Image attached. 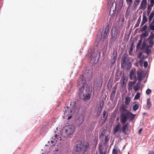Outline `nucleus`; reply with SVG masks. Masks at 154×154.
I'll use <instances>...</instances> for the list:
<instances>
[{
	"label": "nucleus",
	"instance_id": "f257e3e1",
	"mask_svg": "<svg viewBox=\"0 0 154 154\" xmlns=\"http://www.w3.org/2000/svg\"><path fill=\"white\" fill-rule=\"evenodd\" d=\"M120 122L122 123H125L128 119L132 120L135 118L136 115L133 114L124 107L121 108Z\"/></svg>",
	"mask_w": 154,
	"mask_h": 154
},
{
	"label": "nucleus",
	"instance_id": "f03ea898",
	"mask_svg": "<svg viewBox=\"0 0 154 154\" xmlns=\"http://www.w3.org/2000/svg\"><path fill=\"white\" fill-rule=\"evenodd\" d=\"M89 147V144L87 142L82 143L81 141H79L77 142L75 148L76 151L82 152L84 153L88 150Z\"/></svg>",
	"mask_w": 154,
	"mask_h": 154
},
{
	"label": "nucleus",
	"instance_id": "7ed1b4c3",
	"mask_svg": "<svg viewBox=\"0 0 154 154\" xmlns=\"http://www.w3.org/2000/svg\"><path fill=\"white\" fill-rule=\"evenodd\" d=\"M65 130L63 131L62 134V136L64 138L68 137L70 135L73 134L75 130V128L72 125H69L64 127Z\"/></svg>",
	"mask_w": 154,
	"mask_h": 154
},
{
	"label": "nucleus",
	"instance_id": "20e7f679",
	"mask_svg": "<svg viewBox=\"0 0 154 154\" xmlns=\"http://www.w3.org/2000/svg\"><path fill=\"white\" fill-rule=\"evenodd\" d=\"M119 34L117 27L116 26H113L111 31L110 38H109V41L111 42L114 43Z\"/></svg>",
	"mask_w": 154,
	"mask_h": 154
},
{
	"label": "nucleus",
	"instance_id": "39448f33",
	"mask_svg": "<svg viewBox=\"0 0 154 154\" xmlns=\"http://www.w3.org/2000/svg\"><path fill=\"white\" fill-rule=\"evenodd\" d=\"M100 55L99 52L97 51L94 49H90L89 50L88 56L91 57V60L96 61L97 59V62L99 60Z\"/></svg>",
	"mask_w": 154,
	"mask_h": 154
},
{
	"label": "nucleus",
	"instance_id": "423d86ee",
	"mask_svg": "<svg viewBox=\"0 0 154 154\" xmlns=\"http://www.w3.org/2000/svg\"><path fill=\"white\" fill-rule=\"evenodd\" d=\"M84 89L86 91V92L88 93L87 94L85 98H84V100H87L89 99L90 98V96L92 92V88L91 87H89L88 86H87L85 88V89Z\"/></svg>",
	"mask_w": 154,
	"mask_h": 154
},
{
	"label": "nucleus",
	"instance_id": "0eeeda50",
	"mask_svg": "<svg viewBox=\"0 0 154 154\" xmlns=\"http://www.w3.org/2000/svg\"><path fill=\"white\" fill-rule=\"evenodd\" d=\"M86 78L84 76L81 75L79 79V84L81 86L82 88H83L84 89L85 87H86L87 85L85 84Z\"/></svg>",
	"mask_w": 154,
	"mask_h": 154
},
{
	"label": "nucleus",
	"instance_id": "6e6552de",
	"mask_svg": "<svg viewBox=\"0 0 154 154\" xmlns=\"http://www.w3.org/2000/svg\"><path fill=\"white\" fill-rule=\"evenodd\" d=\"M108 33L106 31H105L104 32L103 35V36L102 35V32H99V33L97 35L96 38H97L98 40L99 41L102 38L103 39H105L107 35V34Z\"/></svg>",
	"mask_w": 154,
	"mask_h": 154
},
{
	"label": "nucleus",
	"instance_id": "1a4fd4ad",
	"mask_svg": "<svg viewBox=\"0 0 154 154\" xmlns=\"http://www.w3.org/2000/svg\"><path fill=\"white\" fill-rule=\"evenodd\" d=\"M85 77L86 79H90L92 76V71L89 69L86 70L85 72Z\"/></svg>",
	"mask_w": 154,
	"mask_h": 154
},
{
	"label": "nucleus",
	"instance_id": "9d476101",
	"mask_svg": "<svg viewBox=\"0 0 154 154\" xmlns=\"http://www.w3.org/2000/svg\"><path fill=\"white\" fill-rule=\"evenodd\" d=\"M136 70L135 69H132L130 72V78L131 79H136Z\"/></svg>",
	"mask_w": 154,
	"mask_h": 154
},
{
	"label": "nucleus",
	"instance_id": "9b49d317",
	"mask_svg": "<svg viewBox=\"0 0 154 154\" xmlns=\"http://www.w3.org/2000/svg\"><path fill=\"white\" fill-rule=\"evenodd\" d=\"M146 0H142L140 4V9L144 10L146 8Z\"/></svg>",
	"mask_w": 154,
	"mask_h": 154
},
{
	"label": "nucleus",
	"instance_id": "f8f14e48",
	"mask_svg": "<svg viewBox=\"0 0 154 154\" xmlns=\"http://www.w3.org/2000/svg\"><path fill=\"white\" fill-rule=\"evenodd\" d=\"M128 124L127 123L123 126L122 132L125 135L127 134L128 130Z\"/></svg>",
	"mask_w": 154,
	"mask_h": 154
},
{
	"label": "nucleus",
	"instance_id": "ddd939ff",
	"mask_svg": "<svg viewBox=\"0 0 154 154\" xmlns=\"http://www.w3.org/2000/svg\"><path fill=\"white\" fill-rule=\"evenodd\" d=\"M125 80V78L124 77H123L121 79V85L122 88L125 87L126 85Z\"/></svg>",
	"mask_w": 154,
	"mask_h": 154
},
{
	"label": "nucleus",
	"instance_id": "4468645a",
	"mask_svg": "<svg viewBox=\"0 0 154 154\" xmlns=\"http://www.w3.org/2000/svg\"><path fill=\"white\" fill-rule=\"evenodd\" d=\"M130 48L129 51V54L130 55L132 54V52L133 51V48H134V41H132L130 44Z\"/></svg>",
	"mask_w": 154,
	"mask_h": 154
},
{
	"label": "nucleus",
	"instance_id": "2eb2a0df",
	"mask_svg": "<svg viewBox=\"0 0 154 154\" xmlns=\"http://www.w3.org/2000/svg\"><path fill=\"white\" fill-rule=\"evenodd\" d=\"M120 126V124H118L114 128L113 131L114 134H116L119 130Z\"/></svg>",
	"mask_w": 154,
	"mask_h": 154
},
{
	"label": "nucleus",
	"instance_id": "dca6fc26",
	"mask_svg": "<svg viewBox=\"0 0 154 154\" xmlns=\"http://www.w3.org/2000/svg\"><path fill=\"white\" fill-rule=\"evenodd\" d=\"M152 105L151 103L150 99L149 98L147 99V103L146 108L147 109H149L151 106Z\"/></svg>",
	"mask_w": 154,
	"mask_h": 154
},
{
	"label": "nucleus",
	"instance_id": "f3484780",
	"mask_svg": "<svg viewBox=\"0 0 154 154\" xmlns=\"http://www.w3.org/2000/svg\"><path fill=\"white\" fill-rule=\"evenodd\" d=\"M152 48L151 46L150 47L148 45L145 49V52L146 54H149V53L151 52V50Z\"/></svg>",
	"mask_w": 154,
	"mask_h": 154
},
{
	"label": "nucleus",
	"instance_id": "a211bd4d",
	"mask_svg": "<svg viewBox=\"0 0 154 154\" xmlns=\"http://www.w3.org/2000/svg\"><path fill=\"white\" fill-rule=\"evenodd\" d=\"M84 118L82 116H80L78 119V123L80 125L84 122Z\"/></svg>",
	"mask_w": 154,
	"mask_h": 154
},
{
	"label": "nucleus",
	"instance_id": "6ab92c4d",
	"mask_svg": "<svg viewBox=\"0 0 154 154\" xmlns=\"http://www.w3.org/2000/svg\"><path fill=\"white\" fill-rule=\"evenodd\" d=\"M140 83H137L136 85L134 87V89L135 91L139 90L140 89Z\"/></svg>",
	"mask_w": 154,
	"mask_h": 154
},
{
	"label": "nucleus",
	"instance_id": "aec40b11",
	"mask_svg": "<svg viewBox=\"0 0 154 154\" xmlns=\"http://www.w3.org/2000/svg\"><path fill=\"white\" fill-rule=\"evenodd\" d=\"M142 72H140L138 73V79L139 81H140L143 78V76L142 75Z\"/></svg>",
	"mask_w": 154,
	"mask_h": 154
},
{
	"label": "nucleus",
	"instance_id": "412c9836",
	"mask_svg": "<svg viewBox=\"0 0 154 154\" xmlns=\"http://www.w3.org/2000/svg\"><path fill=\"white\" fill-rule=\"evenodd\" d=\"M154 16V10L152 11L149 17V20L150 22Z\"/></svg>",
	"mask_w": 154,
	"mask_h": 154
},
{
	"label": "nucleus",
	"instance_id": "4be33fe9",
	"mask_svg": "<svg viewBox=\"0 0 154 154\" xmlns=\"http://www.w3.org/2000/svg\"><path fill=\"white\" fill-rule=\"evenodd\" d=\"M140 2V0H135L134 2L133 6L134 8L136 7L138 5Z\"/></svg>",
	"mask_w": 154,
	"mask_h": 154
},
{
	"label": "nucleus",
	"instance_id": "5701e85b",
	"mask_svg": "<svg viewBox=\"0 0 154 154\" xmlns=\"http://www.w3.org/2000/svg\"><path fill=\"white\" fill-rule=\"evenodd\" d=\"M131 101V98L129 97H127L125 99V103L126 104H128Z\"/></svg>",
	"mask_w": 154,
	"mask_h": 154
},
{
	"label": "nucleus",
	"instance_id": "b1692460",
	"mask_svg": "<svg viewBox=\"0 0 154 154\" xmlns=\"http://www.w3.org/2000/svg\"><path fill=\"white\" fill-rule=\"evenodd\" d=\"M148 33L147 32H145L143 33L141 35V38L142 39V38L144 37H147L148 35Z\"/></svg>",
	"mask_w": 154,
	"mask_h": 154
},
{
	"label": "nucleus",
	"instance_id": "393cba45",
	"mask_svg": "<svg viewBox=\"0 0 154 154\" xmlns=\"http://www.w3.org/2000/svg\"><path fill=\"white\" fill-rule=\"evenodd\" d=\"M152 7H151V6H150L149 5H148L147 8V15L148 16L152 10Z\"/></svg>",
	"mask_w": 154,
	"mask_h": 154
},
{
	"label": "nucleus",
	"instance_id": "a878e982",
	"mask_svg": "<svg viewBox=\"0 0 154 154\" xmlns=\"http://www.w3.org/2000/svg\"><path fill=\"white\" fill-rule=\"evenodd\" d=\"M142 39L141 38L140 39L139 41V42L137 44V49H139L140 48V45H141L142 42Z\"/></svg>",
	"mask_w": 154,
	"mask_h": 154
},
{
	"label": "nucleus",
	"instance_id": "bb28decb",
	"mask_svg": "<svg viewBox=\"0 0 154 154\" xmlns=\"http://www.w3.org/2000/svg\"><path fill=\"white\" fill-rule=\"evenodd\" d=\"M142 20L145 23H146L148 20V18L144 14V13H143V18L142 19Z\"/></svg>",
	"mask_w": 154,
	"mask_h": 154
},
{
	"label": "nucleus",
	"instance_id": "cd10ccee",
	"mask_svg": "<svg viewBox=\"0 0 154 154\" xmlns=\"http://www.w3.org/2000/svg\"><path fill=\"white\" fill-rule=\"evenodd\" d=\"M140 93L139 92H137L134 97V100H138L140 97Z\"/></svg>",
	"mask_w": 154,
	"mask_h": 154
},
{
	"label": "nucleus",
	"instance_id": "c85d7f7f",
	"mask_svg": "<svg viewBox=\"0 0 154 154\" xmlns=\"http://www.w3.org/2000/svg\"><path fill=\"white\" fill-rule=\"evenodd\" d=\"M150 29L152 30H154V22H152L149 26Z\"/></svg>",
	"mask_w": 154,
	"mask_h": 154
},
{
	"label": "nucleus",
	"instance_id": "c756f323",
	"mask_svg": "<svg viewBox=\"0 0 154 154\" xmlns=\"http://www.w3.org/2000/svg\"><path fill=\"white\" fill-rule=\"evenodd\" d=\"M109 137L108 135L105 136V142L106 143L109 141Z\"/></svg>",
	"mask_w": 154,
	"mask_h": 154
},
{
	"label": "nucleus",
	"instance_id": "7c9ffc66",
	"mask_svg": "<svg viewBox=\"0 0 154 154\" xmlns=\"http://www.w3.org/2000/svg\"><path fill=\"white\" fill-rule=\"evenodd\" d=\"M136 81H134L133 82H129L128 84V86H130L132 87L135 84Z\"/></svg>",
	"mask_w": 154,
	"mask_h": 154
},
{
	"label": "nucleus",
	"instance_id": "2f4dec72",
	"mask_svg": "<svg viewBox=\"0 0 154 154\" xmlns=\"http://www.w3.org/2000/svg\"><path fill=\"white\" fill-rule=\"evenodd\" d=\"M139 106L137 104H135L133 107V109L134 111L137 110L139 108Z\"/></svg>",
	"mask_w": 154,
	"mask_h": 154
},
{
	"label": "nucleus",
	"instance_id": "473e14b6",
	"mask_svg": "<svg viewBox=\"0 0 154 154\" xmlns=\"http://www.w3.org/2000/svg\"><path fill=\"white\" fill-rule=\"evenodd\" d=\"M149 45H148L150 47L151 46V48H152L153 47V45L154 44V43L152 40H150L149 41Z\"/></svg>",
	"mask_w": 154,
	"mask_h": 154
},
{
	"label": "nucleus",
	"instance_id": "72a5a7b5",
	"mask_svg": "<svg viewBox=\"0 0 154 154\" xmlns=\"http://www.w3.org/2000/svg\"><path fill=\"white\" fill-rule=\"evenodd\" d=\"M147 26L148 24L147 23L145 25H144L142 29V31H145L147 27Z\"/></svg>",
	"mask_w": 154,
	"mask_h": 154
},
{
	"label": "nucleus",
	"instance_id": "f704fd0d",
	"mask_svg": "<svg viewBox=\"0 0 154 154\" xmlns=\"http://www.w3.org/2000/svg\"><path fill=\"white\" fill-rule=\"evenodd\" d=\"M109 25H108L107 26H106L105 28V31H106L108 33H109Z\"/></svg>",
	"mask_w": 154,
	"mask_h": 154
},
{
	"label": "nucleus",
	"instance_id": "c9c22d12",
	"mask_svg": "<svg viewBox=\"0 0 154 154\" xmlns=\"http://www.w3.org/2000/svg\"><path fill=\"white\" fill-rule=\"evenodd\" d=\"M154 37V33H152L149 36V38L150 39V40H152Z\"/></svg>",
	"mask_w": 154,
	"mask_h": 154
},
{
	"label": "nucleus",
	"instance_id": "e433bc0d",
	"mask_svg": "<svg viewBox=\"0 0 154 154\" xmlns=\"http://www.w3.org/2000/svg\"><path fill=\"white\" fill-rule=\"evenodd\" d=\"M154 4V0H150V5H149L151 7H153Z\"/></svg>",
	"mask_w": 154,
	"mask_h": 154
},
{
	"label": "nucleus",
	"instance_id": "4c0bfd02",
	"mask_svg": "<svg viewBox=\"0 0 154 154\" xmlns=\"http://www.w3.org/2000/svg\"><path fill=\"white\" fill-rule=\"evenodd\" d=\"M151 90L148 88L146 91V93L147 95H149L151 93Z\"/></svg>",
	"mask_w": 154,
	"mask_h": 154
},
{
	"label": "nucleus",
	"instance_id": "58836bf2",
	"mask_svg": "<svg viewBox=\"0 0 154 154\" xmlns=\"http://www.w3.org/2000/svg\"><path fill=\"white\" fill-rule=\"evenodd\" d=\"M118 151L115 149L114 148L112 150V154H117Z\"/></svg>",
	"mask_w": 154,
	"mask_h": 154
},
{
	"label": "nucleus",
	"instance_id": "ea45409f",
	"mask_svg": "<svg viewBox=\"0 0 154 154\" xmlns=\"http://www.w3.org/2000/svg\"><path fill=\"white\" fill-rule=\"evenodd\" d=\"M126 2L127 4L130 6L132 3V0H126Z\"/></svg>",
	"mask_w": 154,
	"mask_h": 154
},
{
	"label": "nucleus",
	"instance_id": "a19ab883",
	"mask_svg": "<svg viewBox=\"0 0 154 154\" xmlns=\"http://www.w3.org/2000/svg\"><path fill=\"white\" fill-rule=\"evenodd\" d=\"M106 112L105 110H104L103 113V118L106 119V118L105 117L106 115Z\"/></svg>",
	"mask_w": 154,
	"mask_h": 154
},
{
	"label": "nucleus",
	"instance_id": "79ce46f5",
	"mask_svg": "<svg viewBox=\"0 0 154 154\" xmlns=\"http://www.w3.org/2000/svg\"><path fill=\"white\" fill-rule=\"evenodd\" d=\"M113 57L112 58L116 60L117 58V54H115L114 52L113 53Z\"/></svg>",
	"mask_w": 154,
	"mask_h": 154
},
{
	"label": "nucleus",
	"instance_id": "37998d69",
	"mask_svg": "<svg viewBox=\"0 0 154 154\" xmlns=\"http://www.w3.org/2000/svg\"><path fill=\"white\" fill-rule=\"evenodd\" d=\"M123 5V0H120L119 2V5L120 6L122 7Z\"/></svg>",
	"mask_w": 154,
	"mask_h": 154
},
{
	"label": "nucleus",
	"instance_id": "c03bdc74",
	"mask_svg": "<svg viewBox=\"0 0 154 154\" xmlns=\"http://www.w3.org/2000/svg\"><path fill=\"white\" fill-rule=\"evenodd\" d=\"M148 65V63L147 61H144L143 63V66L144 67L146 68Z\"/></svg>",
	"mask_w": 154,
	"mask_h": 154
},
{
	"label": "nucleus",
	"instance_id": "a18cd8bd",
	"mask_svg": "<svg viewBox=\"0 0 154 154\" xmlns=\"http://www.w3.org/2000/svg\"><path fill=\"white\" fill-rule=\"evenodd\" d=\"M99 151L100 153L102 152H103V148L101 146H100L99 147Z\"/></svg>",
	"mask_w": 154,
	"mask_h": 154
},
{
	"label": "nucleus",
	"instance_id": "49530a36",
	"mask_svg": "<svg viewBox=\"0 0 154 154\" xmlns=\"http://www.w3.org/2000/svg\"><path fill=\"white\" fill-rule=\"evenodd\" d=\"M128 91H132V87L128 86Z\"/></svg>",
	"mask_w": 154,
	"mask_h": 154
},
{
	"label": "nucleus",
	"instance_id": "de8ad7c7",
	"mask_svg": "<svg viewBox=\"0 0 154 154\" xmlns=\"http://www.w3.org/2000/svg\"><path fill=\"white\" fill-rule=\"evenodd\" d=\"M66 109H65V110H63V112H64V114H65V112H66L67 110V109H68L69 108V107L68 106H66V107H65V109H66Z\"/></svg>",
	"mask_w": 154,
	"mask_h": 154
},
{
	"label": "nucleus",
	"instance_id": "09e8293b",
	"mask_svg": "<svg viewBox=\"0 0 154 154\" xmlns=\"http://www.w3.org/2000/svg\"><path fill=\"white\" fill-rule=\"evenodd\" d=\"M116 59H114L113 58H112V60H111V61H112V64H113V63H114L115 61H116Z\"/></svg>",
	"mask_w": 154,
	"mask_h": 154
},
{
	"label": "nucleus",
	"instance_id": "8fccbe9b",
	"mask_svg": "<svg viewBox=\"0 0 154 154\" xmlns=\"http://www.w3.org/2000/svg\"><path fill=\"white\" fill-rule=\"evenodd\" d=\"M140 20H141V19L140 18H139L138 19V20H137V23H138V24L139 25L140 22Z\"/></svg>",
	"mask_w": 154,
	"mask_h": 154
},
{
	"label": "nucleus",
	"instance_id": "3c124183",
	"mask_svg": "<svg viewBox=\"0 0 154 154\" xmlns=\"http://www.w3.org/2000/svg\"><path fill=\"white\" fill-rule=\"evenodd\" d=\"M142 128H141L140 129H139V131H138V134H140L142 131Z\"/></svg>",
	"mask_w": 154,
	"mask_h": 154
},
{
	"label": "nucleus",
	"instance_id": "603ef678",
	"mask_svg": "<svg viewBox=\"0 0 154 154\" xmlns=\"http://www.w3.org/2000/svg\"><path fill=\"white\" fill-rule=\"evenodd\" d=\"M142 54V52H140L139 54L137 56V57L139 58H140V57Z\"/></svg>",
	"mask_w": 154,
	"mask_h": 154
},
{
	"label": "nucleus",
	"instance_id": "864d4df0",
	"mask_svg": "<svg viewBox=\"0 0 154 154\" xmlns=\"http://www.w3.org/2000/svg\"><path fill=\"white\" fill-rule=\"evenodd\" d=\"M145 23V22L143 21V20H142V21L141 23V26H142Z\"/></svg>",
	"mask_w": 154,
	"mask_h": 154
},
{
	"label": "nucleus",
	"instance_id": "5fc2aeb1",
	"mask_svg": "<svg viewBox=\"0 0 154 154\" xmlns=\"http://www.w3.org/2000/svg\"><path fill=\"white\" fill-rule=\"evenodd\" d=\"M103 108V105L100 106V112H101Z\"/></svg>",
	"mask_w": 154,
	"mask_h": 154
},
{
	"label": "nucleus",
	"instance_id": "6e6d98bb",
	"mask_svg": "<svg viewBox=\"0 0 154 154\" xmlns=\"http://www.w3.org/2000/svg\"><path fill=\"white\" fill-rule=\"evenodd\" d=\"M148 154H154V152L153 151H151Z\"/></svg>",
	"mask_w": 154,
	"mask_h": 154
},
{
	"label": "nucleus",
	"instance_id": "4d7b16f0",
	"mask_svg": "<svg viewBox=\"0 0 154 154\" xmlns=\"http://www.w3.org/2000/svg\"><path fill=\"white\" fill-rule=\"evenodd\" d=\"M58 136L57 135V134H56L55 135V139H56V138H57V137Z\"/></svg>",
	"mask_w": 154,
	"mask_h": 154
},
{
	"label": "nucleus",
	"instance_id": "13d9d810",
	"mask_svg": "<svg viewBox=\"0 0 154 154\" xmlns=\"http://www.w3.org/2000/svg\"><path fill=\"white\" fill-rule=\"evenodd\" d=\"M100 154H105V153L103 152H102L100 153Z\"/></svg>",
	"mask_w": 154,
	"mask_h": 154
},
{
	"label": "nucleus",
	"instance_id": "bf43d9fd",
	"mask_svg": "<svg viewBox=\"0 0 154 154\" xmlns=\"http://www.w3.org/2000/svg\"><path fill=\"white\" fill-rule=\"evenodd\" d=\"M146 112H144L143 113V115H146Z\"/></svg>",
	"mask_w": 154,
	"mask_h": 154
},
{
	"label": "nucleus",
	"instance_id": "052dcab7",
	"mask_svg": "<svg viewBox=\"0 0 154 154\" xmlns=\"http://www.w3.org/2000/svg\"><path fill=\"white\" fill-rule=\"evenodd\" d=\"M136 26H138L139 25L138 24V23H136Z\"/></svg>",
	"mask_w": 154,
	"mask_h": 154
},
{
	"label": "nucleus",
	"instance_id": "680f3d73",
	"mask_svg": "<svg viewBox=\"0 0 154 154\" xmlns=\"http://www.w3.org/2000/svg\"><path fill=\"white\" fill-rule=\"evenodd\" d=\"M95 85V82L94 83V86Z\"/></svg>",
	"mask_w": 154,
	"mask_h": 154
},
{
	"label": "nucleus",
	"instance_id": "e2e57ef3",
	"mask_svg": "<svg viewBox=\"0 0 154 154\" xmlns=\"http://www.w3.org/2000/svg\"><path fill=\"white\" fill-rule=\"evenodd\" d=\"M72 116H71L70 117H69L68 118V119H69L70 118H71Z\"/></svg>",
	"mask_w": 154,
	"mask_h": 154
},
{
	"label": "nucleus",
	"instance_id": "0e129e2a",
	"mask_svg": "<svg viewBox=\"0 0 154 154\" xmlns=\"http://www.w3.org/2000/svg\"><path fill=\"white\" fill-rule=\"evenodd\" d=\"M113 92L114 93H115V91H113Z\"/></svg>",
	"mask_w": 154,
	"mask_h": 154
},
{
	"label": "nucleus",
	"instance_id": "69168bd1",
	"mask_svg": "<svg viewBox=\"0 0 154 154\" xmlns=\"http://www.w3.org/2000/svg\"><path fill=\"white\" fill-rule=\"evenodd\" d=\"M128 154H130L129 152H128Z\"/></svg>",
	"mask_w": 154,
	"mask_h": 154
},
{
	"label": "nucleus",
	"instance_id": "338daca9",
	"mask_svg": "<svg viewBox=\"0 0 154 154\" xmlns=\"http://www.w3.org/2000/svg\"><path fill=\"white\" fill-rule=\"evenodd\" d=\"M56 150V151H57V150Z\"/></svg>",
	"mask_w": 154,
	"mask_h": 154
},
{
	"label": "nucleus",
	"instance_id": "774afa93",
	"mask_svg": "<svg viewBox=\"0 0 154 154\" xmlns=\"http://www.w3.org/2000/svg\"><path fill=\"white\" fill-rule=\"evenodd\" d=\"M115 2H113V4H114V3Z\"/></svg>",
	"mask_w": 154,
	"mask_h": 154
}]
</instances>
